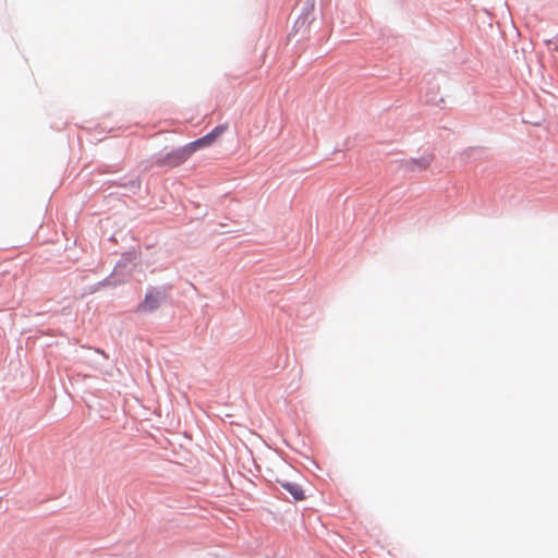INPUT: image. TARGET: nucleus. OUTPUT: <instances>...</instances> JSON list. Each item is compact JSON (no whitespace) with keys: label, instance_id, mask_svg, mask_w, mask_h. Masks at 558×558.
<instances>
[{"label":"nucleus","instance_id":"nucleus-5","mask_svg":"<svg viewBox=\"0 0 558 558\" xmlns=\"http://www.w3.org/2000/svg\"><path fill=\"white\" fill-rule=\"evenodd\" d=\"M227 129H228L227 124L217 125L207 135L215 143V141L227 131Z\"/></svg>","mask_w":558,"mask_h":558},{"label":"nucleus","instance_id":"nucleus-2","mask_svg":"<svg viewBox=\"0 0 558 558\" xmlns=\"http://www.w3.org/2000/svg\"><path fill=\"white\" fill-rule=\"evenodd\" d=\"M161 294L157 291H149L146 293L144 301L138 305L137 312L150 313L160 306Z\"/></svg>","mask_w":558,"mask_h":558},{"label":"nucleus","instance_id":"nucleus-4","mask_svg":"<svg viewBox=\"0 0 558 558\" xmlns=\"http://www.w3.org/2000/svg\"><path fill=\"white\" fill-rule=\"evenodd\" d=\"M282 487H284L296 500H303L304 499V492L303 489L293 483H281Z\"/></svg>","mask_w":558,"mask_h":558},{"label":"nucleus","instance_id":"nucleus-6","mask_svg":"<svg viewBox=\"0 0 558 558\" xmlns=\"http://www.w3.org/2000/svg\"><path fill=\"white\" fill-rule=\"evenodd\" d=\"M412 163H416L421 169H426L429 166L430 160L427 158H423L420 161L413 160Z\"/></svg>","mask_w":558,"mask_h":558},{"label":"nucleus","instance_id":"nucleus-3","mask_svg":"<svg viewBox=\"0 0 558 558\" xmlns=\"http://www.w3.org/2000/svg\"><path fill=\"white\" fill-rule=\"evenodd\" d=\"M214 142L210 140V137L206 134L205 136L190 143L186 145L187 149L190 150V154L193 155L197 149L208 147L213 145Z\"/></svg>","mask_w":558,"mask_h":558},{"label":"nucleus","instance_id":"nucleus-7","mask_svg":"<svg viewBox=\"0 0 558 558\" xmlns=\"http://www.w3.org/2000/svg\"><path fill=\"white\" fill-rule=\"evenodd\" d=\"M555 40H556V47H555V49L558 51V33H557V36L555 37Z\"/></svg>","mask_w":558,"mask_h":558},{"label":"nucleus","instance_id":"nucleus-1","mask_svg":"<svg viewBox=\"0 0 558 558\" xmlns=\"http://www.w3.org/2000/svg\"><path fill=\"white\" fill-rule=\"evenodd\" d=\"M191 156L185 145L160 156L156 159L155 163L158 167L175 168L184 163Z\"/></svg>","mask_w":558,"mask_h":558}]
</instances>
